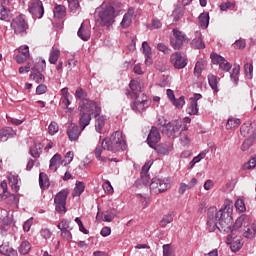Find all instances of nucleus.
Returning a JSON list of instances; mask_svg holds the SVG:
<instances>
[{
	"instance_id": "8",
	"label": "nucleus",
	"mask_w": 256,
	"mask_h": 256,
	"mask_svg": "<svg viewBox=\"0 0 256 256\" xmlns=\"http://www.w3.org/2000/svg\"><path fill=\"white\" fill-rule=\"evenodd\" d=\"M187 43V35L182 31L173 29V37L170 39V45L173 49L178 50Z\"/></svg>"
},
{
	"instance_id": "53",
	"label": "nucleus",
	"mask_w": 256,
	"mask_h": 256,
	"mask_svg": "<svg viewBox=\"0 0 256 256\" xmlns=\"http://www.w3.org/2000/svg\"><path fill=\"white\" fill-rule=\"evenodd\" d=\"M244 71H245L246 75L248 76V79L253 78V64L246 63L244 65Z\"/></svg>"
},
{
	"instance_id": "1",
	"label": "nucleus",
	"mask_w": 256,
	"mask_h": 256,
	"mask_svg": "<svg viewBox=\"0 0 256 256\" xmlns=\"http://www.w3.org/2000/svg\"><path fill=\"white\" fill-rule=\"evenodd\" d=\"M207 227L210 233L218 229L221 233H233L234 231H243L245 239H255L256 222L249 227V218L240 216L233 225V216H231V208L225 206L217 211L215 208L208 210Z\"/></svg>"
},
{
	"instance_id": "15",
	"label": "nucleus",
	"mask_w": 256,
	"mask_h": 256,
	"mask_svg": "<svg viewBox=\"0 0 256 256\" xmlns=\"http://www.w3.org/2000/svg\"><path fill=\"white\" fill-rule=\"evenodd\" d=\"M231 233L232 234L228 236L229 239H231L230 248H231V251H233L234 253H237V251H239V249L243 247V239H241V237H234L233 235H235V231Z\"/></svg>"
},
{
	"instance_id": "31",
	"label": "nucleus",
	"mask_w": 256,
	"mask_h": 256,
	"mask_svg": "<svg viewBox=\"0 0 256 256\" xmlns=\"http://www.w3.org/2000/svg\"><path fill=\"white\" fill-rule=\"evenodd\" d=\"M66 8L63 5H56L54 8V17L58 19H63L65 17Z\"/></svg>"
},
{
	"instance_id": "20",
	"label": "nucleus",
	"mask_w": 256,
	"mask_h": 256,
	"mask_svg": "<svg viewBox=\"0 0 256 256\" xmlns=\"http://www.w3.org/2000/svg\"><path fill=\"white\" fill-rule=\"evenodd\" d=\"M8 181H9V185L12 187V190L14 191V193H18L19 192V176L15 175V174H10L8 176Z\"/></svg>"
},
{
	"instance_id": "22",
	"label": "nucleus",
	"mask_w": 256,
	"mask_h": 256,
	"mask_svg": "<svg viewBox=\"0 0 256 256\" xmlns=\"http://www.w3.org/2000/svg\"><path fill=\"white\" fill-rule=\"evenodd\" d=\"M171 151H173V143L171 142L162 144L157 149V152L159 153V155H169Z\"/></svg>"
},
{
	"instance_id": "56",
	"label": "nucleus",
	"mask_w": 256,
	"mask_h": 256,
	"mask_svg": "<svg viewBox=\"0 0 256 256\" xmlns=\"http://www.w3.org/2000/svg\"><path fill=\"white\" fill-rule=\"evenodd\" d=\"M142 49L145 56L151 55V46H149V43L147 41H144L142 43Z\"/></svg>"
},
{
	"instance_id": "43",
	"label": "nucleus",
	"mask_w": 256,
	"mask_h": 256,
	"mask_svg": "<svg viewBox=\"0 0 256 256\" xmlns=\"http://www.w3.org/2000/svg\"><path fill=\"white\" fill-rule=\"evenodd\" d=\"M208 83H209L211 89H213V91H217V85L219 83V81L217 80V76H215L213 74H209L208 75Z\"/></svg>"
},
{
	"instance_id": "26",
	"label": "nucleus",
	"mask_w": 256,
	"mask_h": 256,
	"mask_svg": "<svg viewBox=\"0 0 256 256\" xmlns=\"http://www.w3.org/2000/svg\"><path fill=\"white\" fill-rule=\"evenodd\" d=\"M15 131L13 129H2L0 130V141L5 143L9 139V137H14Z\"/></svg>"
},
{
	"instance_id": "19",
	"label": "nucleus",
	"mask_w": 256,
	"mask_h": 256,
	"mask_svg": "<svg viewBox=\"0 0 256 256\" xmlns=\"http://www.w3.org/2000/svg\"><path fill=\"white\" fill-rule=\"evenodd\" d=\"M0 253L1 255H6V256H19L17 253V250L13 249L7 244H2L0 246Z\"/></svg>"
},
{
	"instance_id": "35",
	"label": "nucleus",
	"mask_w": 256,
	"mask_h": 256,
	"mask_svg": "<svg viewBox=\"0 0 256 256\" xmlns=\"http://www.w3.org/2000/svg\"><path fill=\"white\" fill-rule=\"evenodd\" d=\"M191 47L193 49H205V43L201 37H197L191 41Z\"/></svg>"
},
{
	"instance_id": "32",
	"label": "nucleus",
	"mask_w": 256,
	"mask_h": 256,
	"mask_svg": "<svg viewBox=\"0 0 256 256\" xmlns=\"http://www.w3.org/2000/svg\"><path fill=\"white\" fill-rule=\"evenodd\" d=\"M43 150V145L39 143L30 149V155L34 157V159H39L41 155V151Z\"/></svg>"
},
{
	"instance_id": "9",
	"label": "nucleus",
	"mask_w": 256,
	"mask_h": 256,
	"mask_svg": "<svg viewBox=\"0 0 256 256\" xmlns=\"http://www.w3.org/2000/svg\"><path fill=\"white\" fill-rule=\"evenodd\" d=\"M80 111L84 113H91L94 117H99L101 113V107L97 106V103L91 100H84L82 104L79 106Z\"/></svg>"
},
{
	"instance_id": "24",
	"label": "nucleus",
	"mask_w": 256,
	"mask_h": 256,
	"mask_svg": "<svg viewBox=\"0 0 256 256\" xmlns=\"http://www.w3.org/2000/svg\"><path fill=\"white\" fill-rule=\"evenodd\" d=\"M68 195H69L68 190H62L58 192L54 198V203H67Z\"/></svg>"
},
{
	"instance_id": "45",
	"label": "nucleus",
	"mask_w": 256,
	"mask_h": 256,
	"mask_svg": "<svg viewBox=\"0 0 256 256\" xmlns=\"http://www.w3.org/2000/svg\"><path fill=\"white\" fill-rule=\"evenodd\" d=\"M169 223H173V215H171V214H167V215L163 216V218L160 221V226L167 227V225H169Z\"/></svg>"
},
{
	"instance_id": "58",
	"label": "nucleus",
	"mask_w": 256,
	"mask_h": 256,
	"mask_svg": "<svg viewBox=\"0 0 256 256\" xmlns=\"http://www.w3.org/2000/svg\"><path fill=\"white\" fill-rule=\"evenodd\" d=\"M19 55H23L29 58V46H21L18 48Z\"/></svg>"
},
{
	"instance_id": "34",
	"label": "nucleus",
	"mask_w": 256,
	"mask_h": 256,
	"mask_svg": "<svg viewBox=\"0 0 256 256\" xmlns=\"http://www.w3.org/2000/svg\"><path fill=\"white\" fill-rule=\"evenodd\" d=\"M255 139H256V135H254V134L252 133V136H249V138H247V139L243 142V144H242V146H241V149H242L243 151H247V150L249 149V147H251V146L253 145V143H255Z\"/></svg>"
},
{
	"instance_id": "47",
	"label": "nucleus",
	"mask_w": 256,
	"mask_h": 256,
	"mask_svg": "<svg viewBox=\"0 0 256 256\" xmlns=\"http://www.w3.org/2000/svg\"><path fill=\"white\" fill-rule=\"evenodd\" d=\"M55 203V209L58 213H67V202H54Z\"/></svg>"
},
{
	"instance_id": "4",
	"label": "nucleus",
	"mask_w": 256,
	"mask_h": 256,
	"mask_svg": "<svg viewBox=\"0 0 256 256\" xmlns=\"http://www.w3.org/2000/svg\"><path fill=\"white\" fill-rule=\"evenodd\" d=\"M162 129V135H166L170 139H175V137H179L181 135V122L179 120H172L171 122L165 121V123H160Z\"/></svg>"
},
{
	"instance_id": "48",
	"label": "nucleus",
	"mask_w": 256,
	"mask_h": 256,
	"mask_svg": "<svg viewBox=\"0 0 256 256\" xmlns=\"http://www.w3.org/2000/svg\"><path fill=\"white\" fill-rule=\"evenodd\" d=\"M171 103H173V105L176 106L177 109H181V107L185 105V96H180L178 99L174 98Z\"/></svg>"
},
{
	"instance_id": "42",
	"label": "nucleus",
	"mask_w": 256,
	"mask_h": 256,
	"mask_svg": "<svg viewBox=\"0 0 256 256\" xmlns=\"http://www.w3.org/2000/svg\"><path fill=\"white\" fill-rule=\"evenodd\" d=\"M75 97L83 103V101H87V92L83 88H77L75 92Z\"/></svg>"
},
{
	"instance_id": "21",
	"label": "nucleus",
	"mask_w": 256,
	"mask_h": 256,
	"mask_svg": "<svg viewBox=\"0 0 256 256\" xmlns=\"http://www.w3.org/2000/svg\"><path fill=\"white\" fill-rule=\"evenodd\" d=\"M129 87H130L131 91H133V92L131 93L130 91H127L126 95H131V97H135V96H133V93H137V92L141 93V91H143L141 89V83H139V81H137V80H131Z\"/></svg>"
},
{
	"instance_id": "7",
	"label": "nucleus",
	"mask_w": 256,
	"mask_h": 256,
	"mask_svg": "<svg viewBox=\"0 0 256 256\" xmlns=\"http://www.w3.org/2000/svg\"><path fill=\"white\" fill-rule=\"evenodd\" d=\"M169 187L170 185L165 179L153 178L150 183V192L159 195V193H165Z\"/></svg>"
},
{
	"instance_id": "59",
	"label": "nucleus",
	"mask_w": 256,
	"mask_h": 256,
	"mask_svg": "<svg viewBox=\"0 0 256 256\" xmlns=\"http://www.w3.org/2000/svg\"><path fill=\"white\" fill-rule=\"evenodd\" d=\"M129 25H131V17L129 15H124L121 26L127 28Z\"/></svg>"
},
{
	"instance_id": "5",
	"label": "nucleus",
	"mask_w": 256,
	"mask_h": 256,
	"mask_svg": "<svg viewBox=\"0 0 256 256\" xmlns=\"http://www.w3.org/2000/svg\"><path fill=\"white\" fill-rule=\"evenodd\" d=\"M11 29L14 30L15 35H20V37H25L27 35V29H29V24L25 20V15L21 14L15 17L11 22Z\"/></svg>"
},
{
	"instance_id": "12",
	"label": "nucleus",
	"mask_w": 256,
	"mask_h": 256,
	"mask_svg": "<svg viewBox=\"0 0 256 256\" xmlns=\"http://www.w3.org/2000/svg\"><path fill=\"white\" fill-rule=\"evenodd\" d=\"M170 61L175 69H185L187 67V57L181 55L180 52H176L170 56Z\"/></svg>"
},
{
	"instance_id": "17",
	"label": "nucleus",
	"mask_w": 256,
	"mask_h": 256,
	"mask_svg": "<svg viewBox=\"0 0 256 256\" xmlns=\"http://www.w3.org/2000/svg\"><path fill=\"white\" fill-rule=\"evenodd\" d=\"M91 115V113L80 111L79 125L81 127V131L91 123Z\"/></svg>"
},
{
	"instance_id": "63",
	"label": "nucleus",
	"mask_w": 256,
	"mask_h": 256,
	"mask_svg": "<svg viewBox=\"0 0 256 256\" xmlns=\"http://www.w3.org/2000/svg\"><path fill=\"white\" fill-rule=\"evenodd\" d=\"M149 179V174H141L139 181L147 187L149 185Z\"/></svg>"
},
{
	"instance_id": "40",
	"label": "nucleus",
	"mask_w": 256,
	"mask_h": 256,
	"mask_svg": "<svg viewBox=\"0 0 256 256\" xmlns=\"http://www.w3.org/2000/svg\"><path fill=\"white\" fill-rule=\"evenodd\" d=\"M241 71V66H236L233 68L230 77L233 81V83H235V85H237L238 81H239V73Z\"/></svg>"
},
{
	"instance_id": "18",
	"label": "nucleus",
	"mask_w": 256,
	"mask_h": 256,
	"mask_svg": "<svg viewBox=\"0 0 256 256\" xmlns=\"http://www.w3.org/2000/svg\"><path fill=\"white\" fill-rule=\"evenodd\" d=\"M240 134L242 135V137H247V139H249V137L256 135V131L253 127H251V125H247L244 124L241 126L240 128Z\"/></svg>"
},
{
	"instance_id": "2",
	"label": "nucleus",
	"mask_w": 256,
	"mask_h": 256,
	"mask_svg": "<svg viewBox=\"0 0 256 256\" xmlns=\"http://www.w3.org/2000/svg\"><path fill=\"white\" fill-rule=\"evenodd\" d=\"M102 148L111 153H119V151H125L127 149V142L125 141V135L123 132L116 131L111 134L109 139L102 141Z\"/></svg>"
},
{
	"instance_id": "54",
	"label": "nucleus",
	"mask_w": 256,
	"mask_h": 256,
	"mask_svg": "<svg viewBox=\"0 0 256 256\" xmlns=\"http://www.w3.org/2000/svg\"><path fill=\"white\" fill-rule=\"evenodd\" d=\"M61 161V154H55L51 159H50V169H53V167L57 166V163Z\"/></svg>"
},
{
	"instance_id": "64",
	"label": "nucleus",
	"mask_w": 256,
	"mask_h": 256,
	"mask_svg": "<svg viewBox=\"0 0 256 256\" xmlns=\"http://www.w3.org/2000/svg\"><path fill=\"white\" fill-rule=\"evenodd\" d=\"M40 233L43 239H51V230L44 228L41 230Z\"/></svg>"
},
{
	"instance_id": "55",
	"label": "nucleus",
	"mask_w": 256,
	"mask_h": 256,
	"mask_svg": "<svg viewBox=\"0 0 256 256\" xmlns=\"http://www.w3.org/2000/svg\"><path fill=\"white\" fill-rule=\"evenodd\" d=\"M157 49H158V51H161L165 55H169V53H171V49H169V47H167V45H165V43H158Z\"/></svg>"
},
{
	"instance_id": "11",
	"label": "nucleus",
	"mask_w": 256,
	"mask_h": 256,
	"mask_svg": "<svg viewBox=\"0 0 256 256\" xmlns=\"http://www.w3.org/2000/svg\"><path fill=\"white\" fill-rule=\"evenodd\" d=\"M210 59L214 65H219V69H221L222 71L229 72L231 71V67H233L231 63L226 61L225 57L221 55L212 53L210 55Z\"/></svg>"
},
{
	"instance_id": "50",
	"label": "nucleus",
	"mask_w": 256,
	"mask_h": 256,
	"mask_svg": "<svg viewBox=\"0 0 256 256\" xmlns=\"http://www.w3.org/2000/svg\"><path fill=\"white\" fill-rule=\"evenodd\" d=\"M59 132V124L57 122H51L48 126V133L50 135H55V133Z\"/></svg>"
},
{
	"instance_id": "16",
	"label": "nucleus",
	"mask_w": 256,
	"mask_h": 256,
	"mask_svg": "<svg viewBox=\"0 0 256 256\" xmlns=\"http://www.w3.org/2000/svg\"><path fill=\"white\" fill-rule=\"evenodd\" d=\"M77 35L79 38L82 39V41H87L88 39H91V30L89 29V26H85V24L82 23L80 28L78 29Z\"/></svg>"
},
{
	"instance_id": "51",
	"label": "nucleus",
	"mask_w": 256,
	"mask_h": 256,
	"mask_svg": "<svg viewBox=\"0 0 256 256\" xmlns=\"http://www.w3.org/2000/svg\"><path fill=\"white\" fill-rule=\"evenodd\" d=\"M60 231H61V237L63 239H66V241H71V239H73V236L71 234V231H73V229H64Z\"/></svg>"
},
{
	"instance_id": "33",
	"label": "nucleus",
	"mask_w": 256,
	"mask_h": 256,
	"mask_svg": "<svg viewBox=\"0 0 256 256\" xmlns=\"http://www.w3.org/2000/svg\"><path fill=\"white\" fill-rule=\"evenodd\" d=\"M39 185L41 189H47V187H49V178L47 177V174L43 172L39 174Z\"/></svg>"
},
{
	"instance_id": "23",
	"label": "nucleus",
	"mask_w": 256,
	"mask_h": 256,
	"mask_svg": "<svg viewBox=\"0 0 256 256\" xmlns=\"http://www.w3.org/2000/svg\"><path fill=\"white\" fill-rule=\"evenodd\" d=\"M199 25L202 29H207L209 27V14L208 12H203L198 17Z\"/></svg>"
},
{
	"instance_id": "13",
	"label": "nucleus",
	"mask_w": 256,
	"mask_h": 256,
	"mask_svg": "<svg viewBox=\"0 0 256 256\" xmlns=\"http://www.w3.org/2000/svg\"><path fill=\"white\" fill-rule=\"evenodd\" d=\"M161 141V134L159 133V130L157 127L153 126L148 134L147 137V143L149 147H155L156 143H159Z\"/></svg>"
},
{
	"instance_id": "57",
	"label": "nucleus",
	"mask_w": 256,
	"mask_h": 256,
	"mask_svg": "<svg viewBox=\"0 0 256 256\" xmlns=\"http://www.w3.org/2000/svg\"><path fill=\"white\" fill-rule=\"evenodd\" d=\"M151 165H153V162L148 161L144 164L141 170V175H149V169H151Z\"/></svg>"
},
{
	"instance_id": "30",
	"label": "nucleus",
	"mask_w": 256,
	"mask_h": 256,
	"mask_svg": "<svg viewBox=\"0 0 256 256\" xmlns=\"http://www.w3.org/2000/svg\"><path fill=\"white\" fill-rule=\"evenodd\" d=\"M60 55H61V51H59V49L52 48L49 56V63H51V65H55V63L59 61Z\"/></svg>"
},
{
	"instance_id": "29",
	"label": "nucleus",
	"mask_w": 256,
	"mask_h": 256,
	"mask_svg": "<svg viewBox=\"0 0 256 256\" xmlns=\"http://www.w3.org/2000/svg\"><path fill=\"white\" fill-rule=\"evenodd\" d=\"M18 251L20 255H29V251H31V243L25 240L21 242L20 246L18 247Z\"/></svg>"
},
{
	"instance_id": "60",
	"label": "nucleus",
	"mask_w": 256,
	"mask_h": 256,
	"mask_svg": "<svg viewBox=\"0 0 256 256\" xmlns=\"http://www.w3.org/2000/svg\"><path fill=\"white\" fill-rule=\"evenodd\" d=\"M244 167L245 169H253L256 167V155L252 157Z\"/></svg>"
},
{
	"instance_id": "36",
	"label": "nucleus",
	"mask_w": 256,
	"mask_h": 256,
	"mask_svg": "<svg viewBox=\"0 0 256 256\" xmlns=\"http://www.w3.org/2000/svg\"><path fill=\"white\" fill-rule=\"evenodd\" d=\"M85 191V184L83 182H76V186L72 195L74 197H80V195Z\"/></svg>"
},
{
	"instance_id": "3",
	"label": "nucleus",
	"mask_w": 256,
	"mask_h": 256,
	"mask_svg": "<svg viewBox=\"0 0 256 256\" xmlns=\"http://www.w3.org/2000/svg\"><path fill=\"white\" fill-rule=\"evenodd\" d=\"M119 15V11L115 10V7L111 5L103 4L101 7L96 9V17L98 23L104 27H110L115 23V17Z\"/></svg>"
},
{
	"instance_id": "14",
	"label": "nucleus",
	"mask_w": 256,
	"mask_h": 256,
	"mask_svg": "<svg viewBox=\"0 0 256 256\" xmlns=\"http://www.w3.org/2000/svg\"><path fill=\"white\" fill-rule=\"evenodd\" d=\"M81 129L76 124H70L67 129V135L70 141H77L81 135Z\"/></svg>"
},
{
	"instance_id": "25",
	"label": "nucleus",
	"mask_w": 256,
	"mask_h": 256,
	"mask_svg": "<svg viewBox=\"0 0 256 256\" xmlns=\"http://www.w3.org/2000/svg\"><path fill=\"white\" fill-rule=\"evenodd\" d=\"M115 217H117V210H115V209L105 211L102 214L103 221H106L107 223H111V221H113V219H115Z\"/></svg>"
},
{
	"instance_id": "6",
	"label": "nucleus",
	"mask_w": 256,
	"mask_h": 256,
	"mask_svg": "<svg viewBox=\"0 0 256 256\" xmlns=\"http://www.w3.org/2000/svg\"><path fill=\"white\" fill-rule=\"evenodd\" d=\"M133 97L136 100L131 103V109L135 113H144V111L148 109L149 105H151V101H149V97H147V95H143L142 98H139L137 93H133Z\"/></svg>"
},
{
	"instance_id": "38",
	"label": "nucleus",
	"mask_w": 256,
	"mask_h": 256,
	"mask_svg": "<svg viewBox=\"0 0 256 256\" xmlns=\"http://www.w3.org/2000/svg\"><path fill=\"white\" fill-rule=\"evenodd\" d=\"M163 256H175V248L171 244H164L162 246Z\"/></svg>"
},
{
	"instance_id": "52",
	"label": "nucleus",
	"mask_w": 256,
	"mask_h": 256,
	"mask_svg": "<svg viewBox=\"0 0 256 256\" xmlns=\"http://www.w3.org/2000/svg\"><path fill=\"white\" fill-rule=\"evenodd\" d=\"M235 208L237 209V211H239L240 213H243L246 210L245 207V202L243 201V199H238L235 202Z\"/></svg>"
},
{
	"instance_id": "39",
	"label": "nucleus",
	"mask_w": 256,
	"mask_h": 256,
	"mask_svg": "<svg viewBox=\"0 0 256 256\" xmlns=\"http://www.w3.org/2000/svg\"><path fill=\"white\" fill-rule=\"evenodd\" d=\"M241 125L240 119L230 118L226 123V129H235Z\"/></svg>"
},
{
	"instance_id": "61",
	"label": "nucleus",
	"mask_w": 256,
	"mask_h": 256,
	"mask_svg": "<svg viewBox=\"0 0 256 256\" xmlns=\"http://www.w3.org/2000/svg\"><path fill=\"white\" fill-rule=\"evenodd\" d=\"M105 193H113V186L111 185V182L106 181L103 185H102Z\"/></svg>"
},
{
	"instance_id": "41",
	"label": "nucleus",
	"mask_w": 256,
	"mask_h": 256,
	"mask_svg": "<svg viewBox=\"0 0 256 256\" xmlns=\"http://www.w3.org/2000/svg\"><path fill=\"white\" fill-rule=\"evenodd\" d=\"M189 115H199V107L196 101H191L187 109Z\"/></svg>"
},
{
	"instance_id": "37",
	"label": "nucleus",
	"mask_w": 256,
	"mask_h": 256,
	"mask_svg": "<svg viewBox=\"0 0 256 256\" xmlns=\"http://www.w3.org/2000/svg\"><path fill=\"white\" fill-rule=\"evenodd\" d=\"M103 127H105V118L98 115L95 122V129L98 133H101V131H103Z\"/></svg>"
},
{
	"instance_id": "44",
	"label": "nucleus",
	"mask_w": 256,
	"mask_h": 256,
	"mask_svg": "<svg viewBox=\"0 0 256 256\" xmlns=\"http://www.w3.org/2000/svg\"><path fill=\"white\" fill-rule=\"evenodd\" d=\"M205 69V64L201 61L196 62L195 68H194V75L196 77H201V73H203V70Z\"/></svg>"
},
{
	"instance_id": "10",
	"label": "nucleus",
	"mask_w": 256,
	"mask_h": 256,
	"mask_svg": "<svg viewBox=\"0 0 256 256\" xmlns=\"http://www.w3.org/2000/svg\"><path fill=\"white\" fill-rule=\"evenodd\" d=\"M29 13L36 19H41L45 15V8H43V2L40 0H32L28 6Z\"/></svg>"
},
{
	"instance_id": "62",
	"label": "nucleus",
	"mask_w": 256,
	"mask_h": 256,
	"mask_svg": "<svg viewBox=\"0 0 256 256\" xmlns=\"http://www.w3.org/2000/svg\"><path fill=\"white\" fill-rule=\"evenodd\" d=\"M75 155L73 154V152L69 151L65 154V164L64 165H69V163H71L73 161V157Z\"/></svg>"
},
{
	"instance_id": "46",
	"label": "nucleus",
	"mask_w": 256,
	"mask_h": 256,
	"mask_svg": "<svg viewBox=\"0 0 256 256\" xmlns=\"http://www.w3.org/2000/svg\"><path fill=\"white\" fill-rule=\"evenodd\" d=\"M68 7L71 13H77V9H79V0H68Z\"/></svg>"
},
{
	"instance_id": "28",
	"label": "nucleus",
	"mask_w": 256,
	"mask_h": 256,
	"mask_svg": "<svg viewBox=\"0 0 256 256\" xmlns=\"http://www.w3.org/2000/svg\"><path fill=\"white\" fill-rule=\"evenodd\" d=\"M0 20L11 21V12L7 9V5H1L0 8Z\"/></svg>"
},
{
	"instance_id": "27",
	"label": "nucleus",
	"mask_w": 256,
	"mask_h": 256,
	"mask_svg": "<svg viewBox=\"0 0 256 256\" xmlns=\"http://www.w3.org/2000/svg\"><path fill=\"white\" fill-rule=\"evenodd\" d=\"M32 71L33 72L30 74V79L32 81H35V83H38V84L45 83V76H43L41 72L35 71L34 69H32Z\"/></svg>"
},
{
	"instance_id": "49",
	"label": "nucleus",
	"mask_w": 256,
	"mask_h": 256,
	"mask_svg": "<svg viewBox=\"0 0 256 256\" xmlns=\"http://www.w3.org/2000/svg\"><path fill=\"white\" fill-rule=\"evenodd\" d=\"M58 229L61 230H65V229H73V227H71V222L67 219H63L58 225H57Z\"/></svg>"
}]
</instances>
